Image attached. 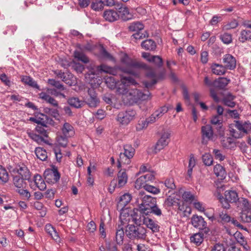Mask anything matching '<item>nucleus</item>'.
<instances>
[{"instance_id":"1","label":"nucleus","mask_w":251,"mask_h":251,"mask_svg":"<svg viewBox=\"0 0 251 251\" xmlns=\"http://www.w3.org/2000/svg\"><path fill=\"white\" fill-rule=\"evenodd\" d=\"M138 198L142 199V203L139 205L137 210L141 214L148 215L150 209L156 203L155 198L145 195V192L142 191L139 192Z\"/></svg>"},{"instance_id":"2","label":"nucleus","mask_w":251,"mask_h":251,"mask_svg":"<svg viewBox=\"0 0 251 251\" xmlns=\"http://www.w3.org/2000/svg\"><path fill=\"white\" fill-rule=\"evenodd\" d=\"M126 233L131 239H143L146 236V229L142 226L130 225L127 226Z\"/></svg>"},{"instance_id":"3","label":"nucleus","mask_w":251,"mask_h":251,"mask_svg":"<svg viewBox=\"0 0 251 251\" xmlns=\"http://www.w3.org/2000/svg\"><path fill=\"white\" fill-rule=\"evenodd\" d=\"M9 170L10 173L14 174L20 177L27 179L28 182L30 181L31 173L24 163H20L14 166H10Z\"/></svg>"},{"instance_id":"4","label":"nucleus","mask_w":251,"mask_h":251,"mask_svg":"<svg viewBox=\"0 0 251 251\" xmlns=\"http://www.w3.org/2000/svg\"><path fill=\"white\" fill-rule=\"evenodd\" d=\"M165 75L166 71L165 70H162L158 75H157L154 70L151 68L150 71L146 73V76L147 77L151 78V81H143V84L146 88L149 89L155 84L158 80L163 79L165 78Z\"/></svg>"},{"instance_id":"5","label":"nucleus","mask_w":251,"mask_h":251,"mask_svg":"<svg viewBox=\"0 0 251 251\" xmlns=\"http://www.w3.org/2000/svg\"><path fill=\"white\" fill-rule=\"evenodd\" d=\"M136 84V81L131 77H123L116 84V91L119 94L125 96L128 92V87L130 85H135Z\"/></svg>"},{"instance_id":"6","label":"nucleus","mask_w":251,"mask_h":251,"mask_svg":"<svg viewBox=\"0 0 251 251\" xmlns=\"http://www.w3.org/2000/svg\"><path fill=\"white\" fill-rule=\"evenodd\" d=\"M151 93L147 91L144 93L137 89H131L128 90L126 96L129 102H136L139 100H147Z\"/></svg>"},{"instance_id":"7","label":"nucleus","mask_w":251,"mask_h":251,"mask_svg":"<svg viewBox=\"0 0 251 251\" xmlns=\"http://www.w3.org/2000/svg\"><path fill=\"white\" fill-rule=\"evenodd\" d=\"M151 67L147 65L145 63L132 60V62L129 67L122 68L121 67V71L123 72L129 74H132L134 75H138V74L135 72V70H145L149 72L150 71Z\"/></svg>"},{"instance_id":"8","label":"nucleus","mask_w":251,"mask_h":251,"mask_svg":"<svg viewBox=\"0 0 251 251\" xmlns=\"http://www.w3.org/2000/svg\"><path fill=\"white\" fill-rule=\"evenodd\" d=\"M135 153V149L129 144H126L124 146V152L121 153L120 159L118 161V167L121 166V163L129 164L130 163V159L133 157Z\"/></svg>"},{"instance_id":"9","label":"nucleus","mask_w":251,"mask_h":251,"mask_svg":"<svg viewBox=\"0 0 251 251\" xmlns=\"http://www.w3.org/2000/svg\"><path fill=\"white\" fill-rule=\"evenodd\" d=\"M135 115V111L131 109L121 111L118 114L117 120L121 125L126 126L134 119Z\"/></svg>"},{"instance_id":"10","label":"nucleus","mask_w":251,"mask_h":251,"mask_svg":"<svg viewBox=\"0 0 251 251\" xmlns=\"http://www.w3.org/2000/svg\"><path fill=\"white\" fill-rule=\"evenodd\" d=\"M191 222L194 227L200 230H203L205 233L209 232V229L207 227V223L202 216L194 215L191 217Z\"/></svg>"},{"instance_id":"11","label":"nucleus","mask_w":251,"mask_h":251,"mask_svg":"<svg viewBox=\"0 0 251 251\" xmlns=\"http://www.w3.org/2000/svg\"><path fill=\"white\" fill-rule=\"evenodd\" d=\"M84 101L90 107H96L99 105V99L94 88L88 89V95L85 97Z\"/></svg>"},{"instance_id":"12","label":"nucleus","mask_w":251,"mask_h":251,"mask_svg":"<svg viewBox=\"0 0 251 251\" xmlns=\"http://www.w3.org/2000/svg\"><path fill=\"white\" fill-rule=\"evenodd\" d=\"M62 135L57 139V141L67 140L75 134L74 127L69 123L65 122L61 128Z\"/></svg>"},{"instance_id":"13","label":"nucleus","mask_w":251,"mask_h":251,"mask_svg":"<svg viewBox=\"0 0 251 251\" xmlns=\"http://www.w3.org/2000/svg\"><path fill=\"white\" fill-rule=\"evenodd\" d=\"M29 183L31 188L35 190L36 188H38L41 191L45 190L47 187L46 184L43 179L41 176L36 174L34 176L33 179L30 178Z\"/></svg>"},{"instance_id":"14","label":"nucleus","mask_w":251,"mask_h":251,"mask_svg":"<svg viewBox=\"0 0 251 251\" xmlns=\"http://www.w3.org/2000/svg\"><path fill=\"white\" fill-rule=\"evenodd\" d=\"M50 168L48 169V184H54L59 181L61 175L58 170V167L53 164L50 165Z\"/></svg>"},{"instance_id":"15","label":"nucleus","mask_w":251,"mask_h":251,"mask_svg":"<svg viewBox=\"0 0 251 251\" xmlns=\"http://www.w3.org/2000/svg\"><path fill=\"white\" fill-rule=\"evenodd\" d=\"M142 56L148 62L152 63L158 68H160L163 65L162 58L159 55H151L150 53L144 52Z\"/></svg>"},{"instance_id":"16","label":"nucleus","mask_w":251,"mask_h":251,"mask_svg":"<svg viewBox=\"0 0 251 251\" xmlns=\"http://www.w3.org/2000/svg\"><path fill=\"white\" fill-rule=\"evenodd\" d=\"M223 62L226 70H233L236 68V59L231 54L224 55L223 58Z\"/></svg>"},{"instance_id":"17","label":"nucleus","mask_w":251,"mask_h":251,"mask_svg":"<svg viewBox=\"0 0 251 251\" xmlns=\"http://www.w3.org/2000/svg\"><path fill=\"white\" fill-rule=\"evenodd\" d=\"M168 109L166 106H163L156 110L151 116L148 118L150 124L155 122L159 118L161 117L165 113L167 112Z\"/></svg>"},{"instance_id":"18","label":"nucleus","mask_w":251,"mask_h":251,"mask_svg":"<svg viewBox=\"0 0 251 251\" xmlns=\"http://www.w3.org/2000/svg\"><path fill=\"white\" fill-rule=\"evenodd\" d=\"M234 122L235 127L239 131L247 134L251 130V123L250 121H248L243 123L239 121H235Z\"/></svg>"},{"instance_id":"19","label":"nucleus","mask_w":251,"mask_h":251,"mask_svg":"<svg viewBox=\"0 0 251 251\" xmlns=\"http://www.w3.org/2000/svg\"><path fill=\"white\" fill-rule=\"evenodd\" d=\"M12 177L13 184L17 188H25L27 185V179H25L18 176L10 173Z\"/></svg>"},{"instance_id":"20","label":"nucleus","mask_w":251,"mask_h":251,"mask_svg":"<svg viewBox=\"0 0 251 251\" xmlns=\"http://www.w3.org/2000/svg\"><path fill=\"white\" fill-rule=\"evenodd\" d=\"M128 179L127 175L125 170H121L117 174V187L121 188L127 183Z\"/></svg>"},{"instance_id":"21","label":"nucleus","mask_w":251,"mask_h":251,"mask_svg":"<svg viewBox=\"0 0 251 251\" xmlns=\"http://www.w3.org/2000/svg\"><path fill=\"white\" fill-rule=\"evenodd\" d=\"M201 133L203 140H212L214 133L212 127L210 125L202 126L201 127Z\"/></svg>"},{"instance_id":"22","label":"nucleus","mask_w":251,"mask_h":251,"mask_svg":"<svg viewBox=\"0 0 251 251\" xmlns=\"http://www.w3.org/2000/svg\"><path fill=\"white\" fill-rule=\"evenodd\" d=\"M103 16L106 21L110 22L116 21L119 18L118 12L113 9L105 10L103 13Z\"/></svg>"},{"instance_id":"23","label":"nucleus","mask_w":251,"mask_h":251,"mask_svg":"<svg viewBox=\"0 0 251 251\" xmlns=\"http://www.w3.org/2000/svg\"><path fill=\"white\" fill-rule=\"evenodd\" d=\"M212 72L216 75H222L225 74L226 68L222 64L213 63L210 67Z\"/></svg>"},{"instance_id":"24","label":"nucleus","mask_w":251,"mask_h":251,"mask_svg":"<svg viewBox=\"0 0 251 251\" xmlns=\"http://www.w3.org/2000/svg\"><path fill=\"white\" fill-rule=\"evenodd\" d=\"M230 80L226 77H219L214 80V88L224 89L227 85Z\"/></svg>"},{"instance_id":"25","label":"nucleus","mask_w":251,"mask_h":251,"mask_svg":"<svg viewBox=\"0 0 251 251\" xmlns=\"http://www.w3.org/2000/svg\"><path fill=\"white\" fill-rule=\"evenodd\" d=\"M21 81L24 84L29 85V86L36 89H39V86L37 82L30 76L26 75H23L21 76Z\"/></svg>"},{"instance_id":"26","label":"nucleus","mask_w":251,"mask_h":251,"mask_svg":"<svg viewBox=\"0 0 251 251\" xmlns=\"http://www.w3.org/2000/svg\"><path fill=\"white\" fill-rule=\"evenodd\" d=\"M118 11L121 14V17L124 21H127L131 19V14L127 7L123 4H121L120 7L118 8Z\"/></svg>"},{"instance_id":"27","label":"nucleus","mask_w":251,"mask_h":251,"mask_svg":"<svg viewBox=\"0 0 251 251\" xmlns=\"http://www.w3.org/2000/svg\"><path fill=\"white\" fill-rule=\"evenodd\" d=\"M225 196L226 198V200L231 203L236 202L237 201H239V199H240L237 192L233 190L226 191Z\"/></svg>"},{"instance_id":"28","label":"nucleus","mask_w":251,"mask_h":251,"mask_svg":"<svg viewBox=\"0 0 251 251\" xmlns=\"http://www.w3.org/2000/svg\"><path fill=\"white\" fill-rule=\"evenodd\" d=\"M214 173L215 175L220 178L224 179L226 176V173L225 168L220 164H217L214 167Z\"/></svg>"},{"instance_id":"29","label":"nucleus","mask_w":251,"mask_h":251,"mask_svg":"<svg viewBox=\"0 0 251 251\" xmlns=\"http://www.w3.org/2000/svg\"><path fill=\"white\" fill-rule=\"evenodd\" d=\"M47 125L44 121L41 122L36 127V131L39 135L43 137H47Z\"/></svg>"},{"instance_id":"30","label":"nucleus","mask_w":251,"mask_h":251,"mask_svg":"<svg viewBox=\"0 0 251 251\" xmlns=\"http://www.w3.org/2000/svg\"><path fill=\"white\" fill-rule=\"evenodd\" d=\"M144 225H145L147 227L151 229L153 232L159 231V226L157 223L148 217H147Z\"/></svg>"},{"instance_id":"31","label":"nucleus","mask_w":251,"mask_h":251,"mask_svg":"<svg viewBox=\"0 0 251 251\" xmlns=\"http://www.w3.org/2000/svg\"><path fill=\"white\" fill-rule=\"evenodd\" d=\"M237 205L238 207H240L241 210H251V203L249 202V200L245 198H240L238 201Z\"/></svg>"},{"instance_id":"32","label":"nucleus","mask_w":251,"mask_h":251,"mask_svg":"<svg viewBox=\"0 0 251 251\" xmlns=\"http://www.w3.org/2000/svg\"><path fill=\"white\" fill-rule=\"evenodd\" d=\"M141 47L145 50H153L156 49L155 42L151 39L146 40L141 43Z\"/></svg>"},{"instance_id":"33","label":"nucleus","mask_w":251,"mask_h":251,"mask_svg":"<svg viewBox=\"0 0 251 251\" xmlns=\"http://www.w3.org/2000/svg\"><path fill=\"white\" fill-rule=\"evenodd\" d=\"M235 97L229 93L223 99L222 101L225 105L233 108L236 104L235 102L233 101Z\"/></svg>"},{"instance_id":"34","label":"nucleus","mask_w":251,"mask_h":251,"mask_svg":"<svg viewBox=\"0 0 251 251\" xmlns=\"http://www.w3.org/2000/svg\"><path fill=\"white\" fill-rule=\"evenodd\" d=\"M144 28V25L139 22L131 23L128 26L129 30L135 33L138 31H143Z\"/></svg>"},{"instance_id":"35","label":"nucleus","mask_w":251,"mask_h":251,"mask_svg":"<svg viewBox=\"0 0 251 251\" xmlns=\"http://www.w3.org/2000/svg\"><path fill=\"white\" fill-rule=\"evenodd\" d=\"M131 200V196L129 194H125L120 197L118 205L123 208Z\"/></svg>"},{"instance_id":"36","label":"nucleus","mask_w":251,"mask_h":251,"mask_svg":"<svg viewBox=\"0 0 251 251\" xmlns=\"http://www.w3.org/2000/svg\"><path fill=\"white\" fill-rule=\"evenodd\" d=\"M190 240L196 246H200L203 241V234L200 232L195 233L190 237Z\"/></svg>"},{"instance_id":"37","label":"nucleus","mask_w":251,"mask_h":251,"mask_svg":"<svg viewBox=\"0 0 251 251\" xmlns=\"http://www.w3.org/2000/svg\"><path fill=\"white\" fill-rule=\"evenodd\" d=\"M145 214H141L139 212V214H137L133 217V221L137 226H141L144 225L147 217Z\"/></svg>"},{"instance_id":"38","label":"nucleus","mask_w":251,"mask_h":251,"mask_svg":"<svg viewBox=\"0 0 251 251\" xmlns=\"http://www.w3.org/2000/svg\"><path fill=\"white\" fill-rule=\"evenodd\" d=\"M148 36L149 34L146 31H144L143 32H142V31H138L132 35L131 36V40L137 42L138 40L143 39Z\"/></svg>"},{"instance_id":"39","label":"nucleus","mask_w":251,"mask_h":251,"mask_svg":"<svg viewBox=\"0 0 251 251\" xmlns=\"http://www.w3.org/2000/svg\"><path fill=\"white\" fill-rule=\"evenodd\" d=\"M35 152L38 158L42 161L46 160L47 158V152L45 150L40 147L36 148L35 150Z\"/></svg>"},{"instance_id":"40","label":"nucleus","mask_w":251,"mask_h":251,"mask_svg":"<svg viewBox=\"0 0 251 251\" xmlns=\"http://www.w3.org/2000/svg\"><path fill=\"white\" fill-rule=\"evenodd\" d=\"M240 217L243 222L251 223V210H241Z\"/></svg>"},{"instance_id":"41","label":"nucleus","mask_w":251,"mask_h":251,"mask_svg":"<svg viewBox=\"0 0 251 251\" xmlns=\"http://www.w3.org/2000/svg\"><path fill=\"white\" fill-rule=\"evenodd\" d=\"M250 40H251V31L248 30H242L241 31L239 40L242 43H244Z\"/></svg>"},{"instance_id":"42","label":"nucleus","mask_w":251,"mask_h":251,"mask_svg":"<svg viewBox=\"0 0 251 251\" xmlns=\"http://www.w3.org/2000/svg\"><path fill=\"white\" fill-rule=\"evenodd\" d=\"M68 102L70 106L76 108H80L83 104V102L81 100H79L78 98L75 97L69 99L68 100Z\"/></svg>"},{"instance_id":"43","label":"nucleus","mask_w":251,"mask_h":251,"mask_svg":"<svg viewBox=\"0 0 251 251\" xmlns=\"http://www.w3.org/2000/svg\"><path fill=\"white\" fill-rule=\"evenodd\" d=\"M9 180V175L6 170L0 165V183H5Z\"/></svg>"},{"instance_id":"44","label":"nucleus","mask_w":251,"mask_h":251,"mask_svg":"<svg viewBox=\"0 0 251 251\" xmlns=\"http://www.w3.org/2000/svg\"><path fill=\"white\" fill-rule=\"evenodd\" d=\"M124 237V231L122 227L120 228L119 226V228L117 229L116 233V241L118 245H122L123 243V240Z\"/></svg>"},{"instance_id":"45","label":"nucleus","mask_w":251,"mask_h":251,"mask_svg":"<svg viewBox=\"0 0 251 251\" xmlns=\"http://www.w3.org/2000/svg\"><path fill=\"white\" fill-rule=\"evenodd\" d=\"M178 200L173 196H169L164 201V205L167 207L178 205Z\"/></svg>"},{"instance_id":"46","label":"nucleus","mask_w":251,"mask_h":251,"mask_svg":"<svg viewBox=\"0 0 251 251\" xmlns=\"http://www.w3.org/2000/svg\"><path fill=\"white\" fill-rule=\"evenodd\" d=\"M50 236L53 240L57 242L59 240V236L54 227L48 224V237Z\"/></svg>"},{"instance_id":"47","label":"nucleus","mask_w":251,"mask_h":251,"mask_svg":"<svg viewBox=\"0 0 251 251\" xmlns=\"http://www.w3.org/2000/svg\"><path fill=\"white\" fill-rule=\"evenodd\" d=\"M74 57L77 60L80 61L85 64L88 63L89 62V59L86 55L79 51H75L74 52Z\"/></svg>"},{"instance_id":"48","label":"nucleus","mask_w":251,"mask_h":251,"mask_svg":"<svg viewBox=\"0 0 251 251\" xmlns=\"http://www.w3.org/2000/svg\"><path fill=\"white\" fill-rule=\"evenodd\" d=\"M71 65L72 69L77 73H82L85 68L84 65L75 61L71 62Z\"/></svg>"},{"instance_id":"49","label":"nucleus","mask_w":251,"mask_h":251,"mask_svg":"<svg viewBox=\"0 0 251 251\" xmlns=\"http://www.w3.org/2000/svg\"><path fill=\"white\" fill-rule=\"evenodd\" d=\"M148 122L149 120L148 118L146 120H139L136 126V130L137 131H141L144 129L148 127L149 124H150V123Z\"/></svg>"},{"instance_id":"50","label":"nucleus","mask_w":251,"mask_h":251,"mask_svg":"<svg viewBox=\"0 0 251 251\" xmlns=\"http://www.w3.org/2000/svg\"><path fill=\"white\" fill-rule=\"evenodd\" d=\"M219 219L218 221L224 224L230 222L231 217L226 212V211H222L219 213Z\"/></svg>"},{"instance_id":"51","label":"nucleus","mask_w":251,"mask_h":251,"mask_svg":"<svg viewBox=\"0 0 251 251\" xmlns=\"http://www.w3.org/2000/svg\"><path fill=\"white\" fill-rule=\"evenodd\" d=\"M48 83L50 84L52 86H54L58 90L63 91L65 90V88L64 87V85L59 81H56L55 79H48Z\"/></svg>"},{"instance_id":"52","label":"nucleus","mask_w":251,"mask_h":251,"mask_svg":"<svg viewBox=\"0 0 251 251\" xmlns=\"http://www.w3.org/2000/svg\"><path fill=\"white\" fill-rule=\"evenodd\" d=\"M196 165V160L194 158V155L193 154H191L190 156V159L189 161V165H188V175L189 177L191 176L193 168Z\"/></svg>"},{"instance_id":"53","label":"nucleus","mask_w":251,"mask_h":251,"mask_svg":"<svg viewBox=\"0 0 251 251\" xmlns=\"http://www.w3.org/2000/svg\"><path fill=\"white\" fill-rule=\"evenodd\" d=\"M104 7L102 0H96L93 2L91 5L92 9L95 11H100Z\"/></svg>"},{"instance_id":"54","label":"nucleus","mask_w":251,"mask_h":251,"mask_svg":"<svg viewBox=\"0 0 251 251\" xmlns=\"http://www.w3.org/2000/svg\"><path fill=\"white\" fill-rule=\"evenodd\" d=\"M132 60L126 54H125L121 57V62L126 66L125 68H127L130 67ZM122 67L124 68L123 67Z\"/></svg>"},{"instance_id":"55","label":"nucleus","mask_w":251,"mask_h":251,"mask_svg":"<svg viewBox=\"0 0 251 251\" xmlns=\"http://www.w3.org/2000/svg\"><path fill=\"white\" fill-rule=\"evenodd\" d=\"M146 184H147L146 180L142 176L136 179L135 183V187L137 189H139L142 187L144 188V186Z\"/></svg>"},{"instance_id":"56","label":"nucleus","mask_w":251,"mask_h":251,"mask_svg":"<svg viewBox=\"0 0 251 251\" xmlns=\"http://www.w3.org/2000/svg\"><path fill=\"white\" fill-rule=\"evenodd\" d=\"M144 189L153 194H157L160 192L159 188L149 184H146L144 186Z\"/></svg>"},{"instance_id":"57","label":"nucleus","mask_w":251,"mask_h":251,"mask_svg":"<svg viewBox=\"0 0 251 251\" xmlns=\"http://www.w3.org/2000/svg\"><path fill=\"white\" fill-rule=\"evenodd\" d=\"M220 39L225 44H228L232 41V36L230 34L225 33L220 35Z\"/></svg>"},{"instance_id":"58","label":"nucleus","mask_w":251,"mask_h":251,"mask_svg":"<svg viewBox=\"0 0 251 251\" xmlns=\"http://www.w3.org/2000/svg\"><path fill=\"white\" fill-rule=\"evenodd\" d=\"M202 160L204 164L207 166H210L213 163V158L209 153H205L202 155Z\"/></svg>"},{"instance_id":"59","label":"nucleus","mask_w":251,"mask_h":251,"mask_svg":"<svg viewBox=\"0 0 251 251\" xmlns=\"http://www.w3.org/2000/svg\"><path fill=\"white\" fill-rule=\"evenodd\" d=\"M152 213L154 215L159 216L162 214L161 209L156 205V203L152 206V207L149 210L148 215Z\"/></svg>"},{"instance_id":"60","label":"nucleus","mask_w":251,"mask_h":251,"mask_svg":"<svg viewBox=\"0 0 251 251\" xmlns=\"http://www.w3.org/2000/svg\"><path fill=\"white\" fill-rule=\"evenodd\" d=\"M230 134L235 138H240L242 137V132L237 131L233 128V125H230L229 126Z\"/></svg>"},{"instance_id":"61","label":"nucleus","mask_w":251,"mask_h":251,"mask_svg":"<svg viewBox=\"0 0 251 251\" xmlns=\"http://www.w3.org/2000/svg\"><path fill=\"white\" fill-rule=\"evenodd\" d=\"M105 83L110 89H114L116 88L117 83L113 77L107 78L105 80Z\"/></svg>"},{"instance_id":"62","label":"nucleus","mask_w":251,"mask_h":251,"mask_svg":"<svg viewBox=\"0 0 251 251\" xmlns=\"http://www.w3.org/2000/svg\"><path fill=\"white\" fill-rule=\"evenodd\" d=\"M164 183L167 188L171 190H174L176 187L174 183V179L173 178L167 179Z\"/></svg>"},{"instance_id":"63","label":"nucleus","mask_w":251,"mask_h":251,"mask_svg":"<svg viewBox=\"0 0 251 251\" xmlns=\"http://www.w3.org/2000/svg\"><path fill=\"white\" fill-rule=\"evenodd\" d=\"M223 122V119L222 117L218 115L213 116L210 120V123L213 125H218L221 126Z\"/></svg>"},{"instance_id":"64","label":"nucleus","mask_w":251,"mask_h":251,"mask_svg":"<svg viewBox=\"0 0 251 251\" xmlns=\"http://www.w3.org/2000/svg\"><path fill=\"white\" fill-rule=\"evenodd\" d=\"M182 198L186 202H191L194 199V196L190 192H184L182 195Z\"/></svg>"}]
</instances>
